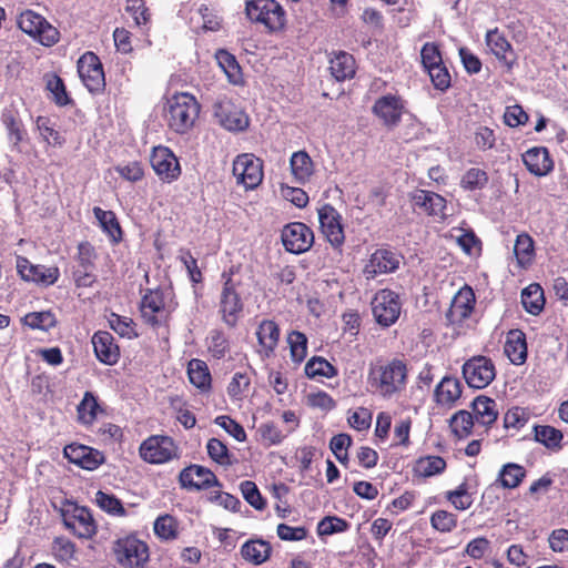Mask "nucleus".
Instances as JSON below:
<instances>
[{"instance_id": "6", "label": "nucleus", "mask_w": 568, "mask_h": 568, "mask_svg": "<svg viewBox=\"0 0 568 568\" xmlns=\"http://www.w3.org/2000/svg\"><path fill=\"white\" fill-rule=\"evenodd\" d=\"M140 314L143 323L152 328L166 326L171 310L165 303V294L161 288H148L141 297Z\"/></svg>"}, {"instance_id": "28", "label": "nucleus", "mask_w": 568, "mask_h": 568, "mask_svg": "<svg viewBox=\"0 0 568 568\" xmlns=\"http://www.w3.org/2000/svg\"><path fill=\"white\" fill-rule=\"evenodd\" d=\"M471 414L476 423L484 426L486 430L491 427L498 418L497 403L494 398L485 395L477 396L470 404Z\"/></svg>"}, {"instance_id": "45", "label": "nucleus", "mask_w": 568, "mask_h": 568, "mask_svg": "<svg viewBox=\"0 0 568 568\" xmlns=\"http://www.w3.org/2000/svg\"><path fill=\"white\" fill-rule=\"evenodd\" d=\"M476 420L468 410H458L450 418V428L459 439L467 438L471 435Z\"/></svg>"}, {"instance_id": "18", "label": "nucleus", "mask_w": 568, "mask_h": 568, "mask_svg": "<svg viewBox=\"0 0 568 568\" xmlns=\"http://www.w3.org/2000/svg\"><path fill=\"white\" fill-rule=\"evenodd\" d=\"M255 336L257 339L255 353L261 361L274 357L281 337L278 324L273 320H262L256 327Z\"/></svg>"}, {"instance_id": "14", "label": "nucleus", "mask_w": 568, "mask_h": 568, "mask_svg": "<svg viewBox=\"0 0 568 568\" xmlns=\"http://www.w3.org/2000/svg\"><path fill=\"white\" fill-rule=\"evenodd\" d=\"M150 163L155 174L164 183H172L181 176L180 161L168 146H154L150 156Z\"/></svg>"}, {"instance_id": "30", "label": "nucleus", "mask_w": 568, "mask_h": 568, "mask_svg": "<svg viewBox=\"0 0 568 568\" xmlns=\"http://www.w3.org/2000/svg\"><path fill=\"white\" fill-rule=\"evenodd\" d=\"M463 386L458 378L445 376L436 386L435 400L440 406L452 407L462 396Z\"/></svg>"}, {"instance_id": "16", "label": "nucleus", "mask_w": 568, "mask_h": 568, "mask_svg": "<svg viewBox=\"0 0 568 568\" xmlns=\"http://www.w3.org/2000/svg\"><path fill=\"white\" fill-rule=\"evenodd\" d=\"M281 239L287 252L302 254L312 247L314 233L305 223L292 222L283 227Z\"/></svg>"}, {"instance_id": "62", "label": "nucleus", "mask_w": 568, "mask_h": 568, "mask_svg": "<svg viewBox=\"0 0 568 568\" xmlns=\"http://www.w3.org/2000/svg\"><path fill=\"white\" fill-rule=\"evenodd\" d=\"M47 89L52 93V100L57 105L65 106L72 103V99L67 92L65 84L59 75L54 74L50 80H48Z\"/></svg>"}, {"instance_id": "58", "label": "nucleus", "mask_w": 568, "mask_h": 568, "mask_svg": "<svg viewBox=\"0 0 568 568\" xmlns=\"http://www.w3.org/2000/svg\"><path fill=\"white\" fill-rule=\"evenodd\" d=\"M98 254L95 247L88 241L80 242L77 246L75 261L79 267L94 270Z\"/></svg>"}, {"instance_id": "3", "label": "nucleus", "mask_w": 568, "mask_h": 568, "mask_svg": "<svg viewBox=\"0 0 568 568\" xmlns=\"http://www.w3.org/2000/svg\"><path fill=\"white\" fill-rule=\"evenodd\" d=\"M245 12L252 22L263 24L270 32L281 31L286 22L285 11L275 0H250Z\"/></svg>"}, {"instance_id": "25", "label": "nucleus", "mask_w": 568, "mask_h": 568, "mask_svg": "<svg viewBox=\"0 0 568 568\" xmlns=\"http://www.w3.org/2000/svg\"><path fill=\"white\" fill-rule=\"evenodd\" d=\"M93 351L97 358L105 365H114L120 358V348L114 337L106 331H98L92 336Z\"/></svg>"}, {"instance_id": "27", "label": "nucleus", "mask_w": 568, "mask_h": 568, "mask_svg": "<svg viewBox=\"0 0 568 568\" xmlns=\"http://www.w3.org/2000/svg\"><path fill=\"white\" fill-rule=\"evenodd\" d=\"M273 552L270 541L261 537L246 540L240 548L242 559L253 566H260L266 562Z\"/></svg>"}, {"instance_id": "50", "label": "nucleus", "mask_w": 568, "mask_h": 568, "mask_svg": "<svg viewBox=\"0 0 568 568\" xmlns=\"http://www.w3.org/2000/svg\"><path fill=\"white\" fill-rule=\"evenodd\" d=\"M216 59L229 81L233 84H239L242 81V72L235 57L225 50H220L216 53Z\"/></svg>"}, {"instance_id": "21", "label": "nucleus", "mask_w": 568, "mask_h": 568, "mask_svg": "<svg viewBox=\"0 0 568 568\" xmlns=\"http://www.w3.org/2000/svg\"><path fill=\"white\" fill-rule=\"evenodd\" d=\"M63 456L69 463L85 470H94L105 462V456L102 452L79 443L67 445L63 448Z\"/></svg>"}, {"instance_id": "40", "label": "nucleus", "mask_w": 568, "mask_h": 568, "mask_svg": "<svg viewBox=\"0 0 568 568\" xmlns=\"http://www.w3.org/2000/svg\"><path fill=\"white\" fill-rule=\"evenodd\" d=\"M98 412H102L97 396L91 392H85L82 400L77 406V417L81 425L90 426L94 423Z\"/></svg>"}, {"instance_id": "57", "label": "nucleus", "mask_w": 568, "mask_h": 568, "mask_svg": "<svg viewBox=\"0 0 568 568\" xmlns=\"http://www.w3.org/2000/svg\"><path fill=\"white\" fill-rule=\"evenodd\" d=\"M37 129L39 130L42 139L54 146H61L65 142L61 133L51 125V121L47 116H38L36 120Z\"/></svg>"}, {"instance_id": "2", "label": "nucleus", "mask_w": 568, "mask_h": 568, "mask_svg": "<svg viewBox=\"0 0 568 568\" xmlns=\"http://www.w3.org/2000/svg\"><path fill=\"white\" fill-rule=\"evenodd\" d=\"M201 111V104L189 92H175L168 98L164 106V118L170 130L178 134L190 132Z\"/></svg>"}, {"instance_id": "44", "label": "nucleus", "mask_w": 568, "mask_h": 568, "mask_svg": "<svg viewBox=\"0 0 568 568\" xmlns=\"http://www.w3.org/2000/svg\"><path fill=\"white\" fill-rule=\"evenodd\" d=\"M488 48L505 65L511 68L516 62V53L507 38H486Z\"/></svg>"}, {"instance_id": "10", "label": "nucleus", "mask_w": 568, "mask_h": 568, "mask_svg": "<svg viewBox=\"0 0 568 568\" xmlns=\"http://www.w3.org/2000/svg\"><path fill=\"white\" fill-rule=\"evenodd\" d=\"M62 519L64 526L79 538L90 539L98 531L97 523L88 507L69 503L62 513Z\"/></svg>"}, {"instance_id": "64", "label": "nucleus", "mask_w": 568, "mask_h": 568, "mask_svg": "<svg viewBox=\"0 0 568 568\" xmlns=\"http://www.w3.org/2000/svg\"><path fill=\"white\" fill-rule=\"evenodd\" d=\"M435 89L446 91L452 84V78L444 62L426 70Z\"/></svg>"}, {"instance_id": "47", "label": "nucleus", "mask_w": 568, "mask_h": 568, "mask_svg": "<svg viewBox=\"0 0 568 568\" xmlns=\"http://www.w3.org/2000/svg\"><path fill=\"white\" fill-rule=\"evenodd\" d=\"M429 524L434 530L449 534L457 528L458 517L448 510L437 509L430 515Z\"/></svg>"}, {"instance_id": "5", "label": "nucleus", "mask_w": 568, "mask_h": 568, "mask_svg": "<svg viewBox=\"0 0 568 568\" xmlns=\"http://www.w3.org/2000/svg\"><path fill=\"white\" fill-rule=\"evenodd\" d=\"M233 275L232 268L222 273L223 286L219 303L221 318L231 328L237 325L244 310V303L237 292V284L233 281Z\"/></svg>"}, {"instance_id": "17", "label": "nucleus", "mask_w": 568, "mask_h": 568, "mask_svg": "<svg viewBox=\"0 0 568 568\" xmlns=\"http://www.w3.org/2000/svg\"><path fill=\"white\" fill-rule=\"evenodd\" d=\"M214 115L219 123L229 131H244L248 128V115L230 99H220L214 104Z\"/></svg>"}, {"instance_id": "34", "label": "nucleus", "mask_w": 568, "mask_h": 568, "mask_svg": "<svg viewBox=\"0 0 568 568\" xmlns=\"http://www.w3.org/2000/svg\"><path fill=\"white\" fill-rule=\"evenodd\" d=\"M447 468L446 460L436 455H426L417 458L413 465L415 477L428 478L443 474Z\"/></svg>"}, {"instance_id": "43", "label": "nucleus", "mask_w": 568, "mask_h": 568, "mask_svg": "<svg viewBox=\"0 0 568 568\" xmlns=\"http://www.w3.org/2000/svg\"><path fill=\"white\" fill-rule=\"evenodd\" d=\"M251 387V376L245 372L233 374L226 392L232 402H242L248 394Z\"/></svg>"}, {"instance_id": "4", "label": "nucleus", "mask_w": 568, "mask_h": 568, "mask_svg": "<svg viewBox=\"0 0 568 568\" xmlns=\"http://www.w3.org/2000/svg\"><path fill=\"white\" fill-rule=\"evenodd\" d=\"M112 551L122 568H144L150 557L146 542L133 535L116 539Z\"/></svg>"}, {"instance_id": "31", "label": "nucleus", "mask_w": 568, "mask_h": 568, "mask_svg": "<svg viewBox=\"0 0 568 568\" xmlns=\"http://www.w3.org/2000/svg\"><path fill=\"white\" fill-rule=\"evenodd\" d=\"M504 352L514 365H523L527 359L526 335L520 329L507 334Z\"/></svg>"}, {"instance_id": "38", "label": "nucleus", "mask_w": 568, "mask_h": 568, "mask_svg": "<svg viewBox=\"0 0 568 568\" xmlns=\"http://www.w3.org/2000/svg\"><path fill=\"white\" fill-rule=\"evenodd\" d=\"M93 214L103 232L111 237L113 243L122 241L123 232L114 212L95 206L93 207Z\"/></svg>"}, {"instance_id": "39", "label": "nucleus", "mask_w": 568, "mask_h": 568, "mask_svg": "<svg viewBox=\"0 0 568 568\" xmlns=\"http://www.w3.org/2000/svg\"><path fill=\"white\" fill-rule=\"evenodd\" d=\"M521 304L526 312L538 315L545 307L544 290L538 283L529 284L521 292Z\"/></svg>"}, {"instance_id": "1", "label": "nucleus", "mask_w": 568, "mask_h": 568, "mask_svg": "<svg viewBox=\"0 0 568 568\" xmlns=\"http://www.w3.org/2000/svg\"><path fill=\"white\" fill-rule=\"evenodd\" d=\"M408 382L407 364L399 358L378 364L369 369V385L384 398L402 393Z\"/></svg>"}, {"instance_id": "37", "label": "nucleus", "mask_w": 568, "mask_h": 568, "mask_svg": "<svg viewBox=\"0 0 568 568\" xmlns=\"http://www.w3.org/2000/svg\"><path fill=\"white\" fill-rule=\"evenodd\" d=\"M514 253L517 264L521 268H528L532 264L536 257L535 242L528 233L524 232L517 235Z\"/></svg>"}, {"instance_id": "54", "label": "nucleus", "mask_w": 568, "mask_h": 568, "mask_svg": "<svg viewBox=\"0 0 568 568\" xmlns=\"http://www.w3.org/2000/svg\"><path fill=\"white\" fill-rule=\"evenodd\" d=\"M207 349L215 359H222L230 352L229 338L222 331L213 329L207 338Z\"/></svg>"}, {"instance_id": "13", "label": "nucleus", "mask_w": 568, "mask_h": 568, "mask_svg": "<svg viewBox=\"0 0 568 568\" xmlns=\"http://www.w3.org/2000/svg\"><path fill=\"white\" fill-rule=\"evenodd\" d=\"M78 73L84 87L93 94L105 89V75L99 57L88 51L78 60Z\"/></svg>"}, {"instance_id": "42", "label": "nucleus", "mask_w": 568, "mask_h": 568, "mask_svg": "<svg viewBox=\"0 0 568 568\" xmlns=\"http://www.w3.org/2000/svg\"><path fill=\"white\" fill-rule=\"evenodd\" d=\"M305 375L308 378L326 377L333 378L337 376V368L322 356H313L305 364Z\"/></svg>"}, {"instance_id": "24", "label": "nucleus", "mask_w": 568, "mask_h": 568, "mask_svg": "<svg viewBox=\"0 0 568 568\" xmlns=\"http://www.w3.org/2000/svg\"><path fill=\"white\" fill-rule=\"evenodd\" d=\"M400 263V256L388 250L378 248L368 258L363 273L367 280L375 278L377 275L395 272Z\"/></svg>"}, {"instance_id": "33", "label": "nucleus", "mask_w": 568, "mask_h": 568, "mask_svg": "<svg viewBox=\"0 0 568 568\" xmlns=\"http://www.w3.org/2000/svg\"><path fill=\"white\" fill-rule=\"evenodd\" d=\"M187 376L190 383L201 393H209L212 388V376L207 364L197 358H193L187 364Z\"/></svg>"}, {"instance_id": "49", "label": "nucleus", "mask_w": 568, "mask_h": 568, "mask_svg": "<svg viewBox=\"0 0 568 568\" xmlns=\"http://www.w3.org/2000/svg\"><path fill=\"white\" fill-rule=\"evenodd\" d=\"M22 323L31 329L48 332L57 326V318L50 311L31 312L24 315Z\"/></svg>"}, {"instance_id": "19", "label": "nucleus", "mask_w": 568, "mask_h": 568, "mask_svg": "<svg viewBox=\"0 0 568 568\" xmlns=\"http://www.w3.org/2000/svg\"><path fill=\"white\" fill-rule=\"evenodd\" d=\"M17 271L23 281L33 282L43 286L55 284L60 277L58 266L45 267L44 265L32 264L29 258L24 256L17 257Z\"/></svg>"}, {"instance_id": "60", "label": "nucleus", "mask_w": 568, "mask_h": 568, "mask_svg": "<svg viewBox=\"0 0 568 568\" xmlns=\"http://www.w3.org/2000/svg\"><path fill=\"white\" fill-rule=\"evenodd\" d=\"M108 322L110 327L122 337L132 338L138 336L134 331V322L130 317L111 313L108 317Z\"/></svg>"}, {"instance_id": "41", "label": "nucleus", "mask_w": 568, "mask_h": 568, "mask_svg": "<svg viewBox=\"0 0 568 568\" xmlns=\"http://www.w3.org/2000/svg\"><path fill=\"white\" fill-rule=\"evenodd\" d=\"M526 474L527 471L521 465L508 463L499 470L497 481L500 483L503 488H517L526 477Z\"/></svg>"}, {"instance_id": "36", "label": "nucleus", "mask_w": 568, "mask_h": 568, "mask_svg": "<svg viewBox=\"0 0 568 568\" xmlns=\"http://www.w3.org/2000/svg\"><path fill=\"white\" fill-rule=\"evenodd\" d=\"M1 122L4 125L8 139L13 146H18L26 135L22 120L16 109H4L1 113Z\"/></svg>"}, {"instance_id": "53", "label": "nucleus", "mask_w": 568, "mask_h": 568, "mask_svg": "<svg viewBox=\"0 0 568 568\" xmlns=\"http://www.w3.org/2000/svg\"><path fill=\"white\" fill-rule=\"evenodd\" d=\"M445 498L460 511L469 509L474 503L466 481L459 484L456 489L446 491Z\"/></svg>"}, {"instance_id": "55", "label": "nucleus", "mask_w": 568, "mask_h": 568, "mask_svg": "<svg viewBox=\"0 0 568 568\" xmlns=\"http://www.w3.org/2000/svg\"><path fill=\"white\" fill-rule=\"evenodd\" d=\"M206 450L210 458L221 466H231L233 464L227 446L217 438H210L206 444Z\"/></svg>"}, {"instance_id": "20", "label": "nucleus", "mask_w": 568, "mask_h": 568, "mask_svg": "<svg viewBox=\"0 0 568 568\" xmlns=\"http://www.w3.org/2000/svg\"><path fill=\"white\" fill-rule=\"evenodd\" d=\"M179 481L181 487L187 490H204L211 487H222V484L211 469L195 464L180 471Z\"/></svg>"}, {"instance_id": "12", "label": "nucleus", "mask_w": 568, "mask_h": 568, "mask_svg": "<svg viewBox=\"0 0 568 568\" xmlns=\"http://www.w3.org/2000/svg\"><path fill=\"white\" fill-rule=\"evenodd\" d=\"M139 453L149 464H164L178 457V446L170 436L152 435L142 442Z\"/></svg>"}, {"instance_id": "9", "label": "nucleus", "mask_w": 568, "mask_h": 568, "mask_svg": "<svg viewBox=\"0 0 568 568\" xmlns=\"http://www.w3.org/2000/svg\"><path fill=\"white\" fill-rule=\"evenodd\" d=\"M406 112V101L399 94L393 93L377 98L372 106V113L387 130L397 128Z\"/></svg>"}, {"instance_id": "61", "label": "nucleus", "mask_w": 568, "mask_h": 568, "mask_svg": "<svg viewBox=\"0 0 568 568\" xmlns=\"http://www.w3.org/2000/svg\"><path fill=\"white\" fill-rule=\"evenodd\" d=\"M529 413L523 407H511L504 415V427L506 429L520 430L529 420Z\"/></svg>"}, {"instance_id": "22", "label": "nucleus", "mask_w": 568, "mask_h": 568, "mask_svg": "<svg viewBox=\"0 0 568 568\" xmlns=\"http://www.w3.org/2000/svg\"><path fill=\"white\" fill-rule=\"evenodd\" d=\"M476 304V297L473 288L468 285L463 286L453 297L450 306L446 313V318L450 325H460L470 317Z\"/></svg>"}, {"instance_id": "35", "label": "nucleus", "mask_w": 568, "mask_h": 568, "mask_svg": "<svg viewBox=\"0 0 568 568\" xmlns=\"http://www.w3.org/2000/svg\"><path fill=\"white\" fill-rule=\"evenodd\" d=\"M18 26L28 36H42L53 30V27L39 13L26 10L18 19Z\"/></svg>"}, {"instance_id": "32", "label": "nucleus", "mask_w": 568, "mask_h": 568, "mask_svg": "<svg viewBox=\"0 0 568 568\" xmlns=\"http://www.w3.org/2000/svg\"><path fill=\"white\" fill-rule=\"evenodd\" d=\"M290 168L298 184L307 183L314 174V162L306 151H296L291 155Z\"/></svg>"}, {"instance_id": "63", "label": "nucleus", "mask_w": 568, "mask_h": 568, "mask_svg": "<svg viewBox=\"0 0 568 568\" xmlns=\"http://www.w3.org/2000/svg\"><path fill=\"white\" fill-rule=\"evenodd\" d=\"M349 528V524L344 518L337 516L324 517L317 525V532L321 536H328L336 532H344Z\"/></svg>"}, {"instance_id": "59", "label": "nucleus", "mask_w": 568, "mask_h": 568, "mask_svg": "<svg viewBox=\"0 0 568 568\" xmlns=\"http://www.w3.org/2000/svg\"><path fill=\"white\" fill-rule=\"evenodd\" d=\"M243 498L256 510L266 508V500L261 495L256 484L252 480H244L240 484Z\"/></svg>"}, {"instance_id": "52", "label": "nucleus", "mask_w": 568, "mask_h": 568, "mask_svg": "<svg viewBox=\"0 0 568 568\" xmlns=\"http://www.w3.org/2000/svg\"><path fill=\"white\" fill-rule=\"evenodd\" d=\"M95 501L98 506L111 516L125 517L126 509L122 501L113 494H108L99 490L95 494Z\"/></svg>"}, {"instance_id": "11", "label": "nucleus", "mask_w": 568, "mask_h": 568, "mask_svg": "<svg viewBox=\"0 0 568 568\" xmlns=\"http://www.w3.org/2000/svg\"><path fill=\"white\" fill-rule=\"evenodd\" d=\"M233 175L246 190L256 189L263 181V161L253 153L239 154L233 161Z\"/></svg>"}, {"instance_id": "29", "label": "nucleus", "mask_w": 568, "mask_h": 568, "mask_svg": "<svg viewBox=\"0 0 568 568\" xmlns=\"http://www.w3.org/2000/svg\"><path fill=\"white\" fill-rule=\"evenodd\" d=\"M329 72L336 81L352 79L356 73L354 57L345 51L333 52L329 58Z\"/></svg>"}, {"instance_id": "8", "label": "nucleus", "mask_w": 568, "mask_h": 568, "mask_svg": "<svg viewBox=\"0 0 568 568\" xmlns=\"http://www.w3.org/2000/svg\"><path fill=\"white\" fill-rule=\"evenodd\" d=\"M462 373L469 387L483 389L495 379L496 366L490 357L475 355L463 364Z\"/></svg>"}, {"instance_id": "46", "label": "nucleus", "mask_w": 568, "mask_h": 568, "mask_svg": "<svg viewBox=\"0 0 568 568\" xmlns=\"http://www.w3.org/2000/svg\"><path fill=\"white\" fill-rule=\"evenodd\" d=\"M535 439L551 450H559L564 438L562 433L549 425L535 426Z\"/></svg>"}, {"instance_id": "7", "label": "nucleus", "mask_w": 568, "mask_h": 568, "mask_svg": "<svg viewBox=\"0 0 568 568\" xmlns=\"http://www.w3.org/2000/svg\"><path fill=\"white\" fill-rule=\"evenodd\" d=\"M373 316L382 327L394 325L402 312L399 295L389 288L377 291L372 300Z\"/></svg>"}, {"instance_id": "15", "label": "nucleus", "mask_w": 568, "mask_h": 568, "mask_svg": "<svg viewBox=\"0 0 568 568\" xmlns=\"http://www.w3.org/2000/svg\"><path fill=\"white\" fill-rule=\"evenodd\" d=\"M320 229L325 239L334 248H339L345 242L343 217L329 203H324L317 209Z\"/></svg>"}, {"instance_id": "56", "label": "nucleus", "mask_w": 568, "mask_h": 568, "mask_svg": "<svg viewBox=\"0 0 568 568\" xmlns=\"http://www.w3.org/2000/svg\"><path fill=\"white\" fill-rule=\"evenodd\" d=\"M488 180L486 171L478 168H471L463 175L460 186L467 191L480 190L487 185Z\"/></svg>"}, {"instance_id": "23", "label": "nucleus", "mask_w": 568, "mask_h": 568, "mask_svg": "<svg viewBox=\"0 0 568 568\" xmlns=\"http://www.w3.org/2000/svg\"><path fill=\"white\" fill-rule=\"evenodd\" d=\"M414 209H418L428 216L444 221L447 217L445 212L447 201L444 196L433 191L416 190L410 194Z\"/></svg>"}, {"instance_id": "48", "label": "nucleus", "mask_w": 568, "mask_h": 568, "mask_svg": "<svg viewBox=\"0 0 568 568\" xmlns=\"http://www.w3.org/2000/svg\"><path fill=\"white\" fill-rule=\"evenodd\" d=\"M154 534L162 540H173L179 536V521L175 517L165 514L154 521Z\"/></svg>"}, {"instance_id": "51", "label": "nucleus", "mask_w": 568, "mask_h": 568, "mask_svg": "<svg viewBox=\"0 0 568 568\" xmlns=\"http://www.w3.org/2000/svg\"><path fill=\"white\" fill-rule=\"evenodd\" d=\"M307 337L300 331H292L287 335L291 358L294 363L301 364L307 356Z\"/></svg>"}, {"instance_id": "26", "label": "nucleus", "mask_w": 568, "mask_h": 568, "mask_svg": "<svg viewBox=\"0 0 568 568\" xmlns=\"http://www.w3.org/2000/svg\"><path fill=\"white\" fill-rule=\"evenodd\" d=\"M526 169L536 176H545L554 170V161L545 146H534L523 154Z\"/></svg>"}]
</instances>
